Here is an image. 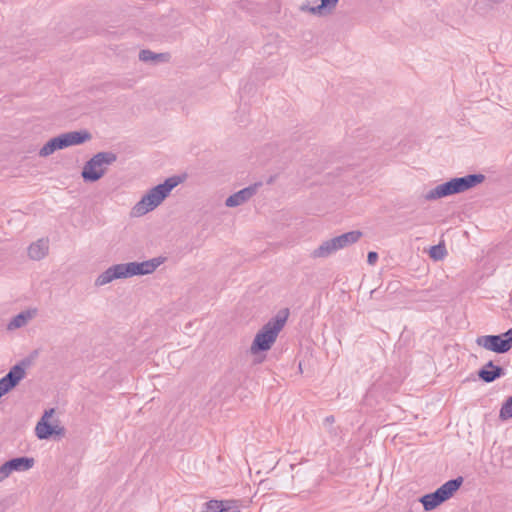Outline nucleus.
<instances>
[{
    "mask_svg": "<svg viewBox=\"0 0 512 512\" xmlns=\"http://www.w3.org/2000/svg\"><path fill=\"white\" fill-rule=\"evenodd\" d=\"M165 261L166 257L157 256L142 262L132 261L113 264L96 277L94 285L96 287H103L116 280H125L136 276L151 275Z\"/></svg>",
    "mask_w": 512,
    "mask_h": 512,
    "instance_id": "nucleus-1",
    "label": "nucleus"
},
{
    "mask_svg": "<svg viewBox=\"0 0 512 512\" xmlns=\"http://www.w3.org/2000/svg\"><path fill=\"white\" fill-rule=\"evenodd\" d=\"M287 318L288 311H282L257 330L248 348V354L254 364H261L266 360L267 354L277 342Z\"/></svg>",
    "mask_w": 512,
    "mask_h": 512,
    "instance_id": "nucleus-2",
    "label": "nucleus"
},
{
    "mask_svg": "<svg viewBox=\"0 0 512 512\" xmlns=\"http://www.w3.org/2000/svg\"><path fill=\"white\" fill-rule=\"evenodd\" d=\"M184 181V176L174 175L150 188L131 208V217L139 218L157 209L170 196L173 189Z\"/></svg>",
    "mask_w": 512,
    "mask_h": 512,
    "instance_id": "nucleus-3",
    "label": "nucleus"
},
{
    "mask_svg": "<svg viewBox=\"0 0 512 512\" xmlns=\"http://www.w3.org/2000/svg\"><path fill=\"white\" fill-rule=\"evenodd\" d=\"M483 181L484 175L482 174H469L463 177H455L429 189L423 194V199L427 202H432L461 194L473 189Z\"/></svg>",
    "mask_w": 512,
    "mask_h": 512,
    "instance_id": "nucleus-4",
    "label": "nucleus"
},
{
    "mask_svg": "<svg viewBox=\"0 0 512 512\" xmlns=\"http://www.w3.org/2000/svg\"><path fill=\"white\" fill-rule=\"evenodd\" d=\"M91 139L92 134L87 130H76L62 133L45 142L39 149L38 156L40 158H47L56 151L84 144Z\"/></svg>",
    "mask_w": 512,
    "mask_h": 512,
    "instance_id": "nucleus-5",
    "label": "nucleus"
},
{
    "mask_svg": "<svg viewBox=\"0 0 512 512\" xmlns=\"http://www.w3.org/2000/svg\"><path fill=\"white\" fill-rule=\"evenodd\" d=\"M363 237V232L360 230H352L335 237L322 241L311 252L313 259H326L354 244H356Z\"/></svg>",
    "mask_w": 512,
    "mask_h": 512,
    "instance_id": "nucleus-6",
    "label": "nucleus"
},
{
    "mask_svg": "<svg viewBox=\"0 0 512 512\" xmlns=\"http://www.w3.org/2000/svg\"><path fill=\"white\" fill-rule=\"evenodd\" d=\"M35 435L39 440L60 438L65 435V428L54 408L44 411L35 426Z\"/></svg>",
    "mask_w": 512,
    "mask_h": 512,
    "instance_id": "nucleus-7",
    "label": "nucleus"
},
{
    "mask_svg": "<svg viewBox=\"0 0 512 512\" xmlns=\"http://www.w3.org/2000/svg\"><path fill=\"white\" fill-rule=\"evenodd\" d=\"M463 479L458 477L441 485L435 492L422 496L419 501L425 511H432L449 500L459 490Z\"/></svg>",
    "mask_w": 512,
    "mask_h": 512,
    "instance_id": "nucleus-8",
    "label": "nucleus"
},
{
    "mask_svg": "<svg viewBox=\"0 0 512 512\" xmlns=\"http://www.w3.org/2000/svg\"><path fill=\"white\" fill-rule=\"evenodd\" d=\"M115 161L116 156L111 152L97 153L85 163L81 176L86 182H96L106 174L108 166Z\"/></svg>",
    "mask_w": 512,
    "mask_h": 512,
    "instance_id": "nucleus-9",
    "label": "nucleus"
},
{
    "mask_svg": "<svg viewBox=\"0 0 512 512\" xmlns=\"http://www.w3.org/2000/svg\"><path fill=\"white\" fill-rule=\"evenodd\" d=\"M475 343L487 351L505 353L512 348V328L500 335L478 336Z\"/></svg>",
    "mask_w": 512,
    "mask_h": 512,
    "instance_id": "nucleus-10",
    "label": "nucleus"
},
{
    "mask_svg": "<svg viewBox=\"0 0 512 512\" xmlns=\"http://www.w3.org/2000/svg\"><path fill=\"white\" fill-rule=\"evenodd\" d=\"M340 0H319L316 3L305 1L300 4L299 11L315 17H329L333 15L337 9Z\"/></svg>",
    "mask_w": 512,
    "mask_h": 512,
    "instance_id": "nucleus-11",
    "label": "nucleus"
},
{
    "mask_svg": "<svg viewBox=\"0 0 512 512\" xmlns=\"http://www.w3.org/2000/svg\"><path fill=\"white\" fill-rule=\"evenodd\" d=\"M25 377V366L22 364L14 365L9 372L0 379V399L17 387Z\"/></svg>",
    "mask_w": 512,
    "mask_h": 512,
    "instance_id": "nucleus-12",
    "label": "nucleus"
},
{
    "mask_svg": "<svg viewBox=\"0 0 512 512\" xmlns=\"http://www.w3.org/2000/svg\"><path fill=\"white\" fill-rule=\"evenodd\" d=\"M39 314V310L37 307H29L21 312H19L17 315L12 317L10 321L7 324V330L8 331H15L18 329H21L23 327H26L30 322H32Z\"/></svg>",
    "mask_w": 512,
    "mask_h": 512,
    "instance_id": "nucleus-13",
    "label": "nucleus"
},
{
    "mask_svg": "<svg viewBox=\"0 0 512 512\" xmlns=\"http://www.w3.org/2000/svg\"><path fill=\"white\" fill-rule=\"evenodd\" d=\"M50 241L47 237L33 241L27 247V256L32 261H41L49 255Z\"/></svg>",
    "mask_w": 512,
    "mask_h": 512,
    "instance_id": "nucleus-14",
    "label": "nucleus"
},
{
    "mask_svg": "<svg viewBox=\"0 0 512 512\" xmlns=\"http://www.w3.org/2000/svg\"><path fill=\"white\" fill-rule=\"evenodd\" d=\"M256 193V186L246 187L238 192L230 195L225 200L226 207L234 208L243 205L247 201H249L253 195Z\"/></svg>",
    "mask_w": 512,
    "mask_h": 512,
    "instance_id": "nucleus-15",
    "label": "nucleus"
},
{
    "mask_svg": "<svg viewBox=\"0 0 512 512\" xmlns=\"http://www.w3.org/2000/svg\"><path fill=\"white\" fill-rule=\"evenodd\" d=\"M138 58L141 62L157 65L161 63H168L171 56L167 52L156 53L149 49H142L138 53Z\"/></svg>",
    "mask_w": 512,
    "mask_h": 512,
    "instance_id": "nucleus-16",
    "label": "nucleus"
},
{
    "mask_svg": "<svg viewBox=\"0 0 512 512\" xmlns=\"http://www.w3.org/2000/svg\"><path fill=\"white\" fill-rule=\"evenodd\" d=\"M503 369L495 365L492 361L485 364L482 369L479 370L478 375L484 382H492L496 378L503 375Z\"/></svg>",
    "mask_w": 512,
    "mask_h": 512,
    "instance_id": "nucleus-17",
    "label": "nucleus"
},
{
    "mask_svg": "<svg viewBox=\"0 0 512 512\" xmlns=\"http://www.w3.org/2000/svg\"><path fill=\"white\" fill-rule=\"evenodd\" d=\"M12 472H24L30 470L34 464V458L30 457H17L8 461Z\"/></svg>",
    "mask_w": 512,
    "mask_h": 512,
    "instance_id": "nucleus-18",
    "label": "nucleus"
},
{
    "mask_svg": "<svg viewBox=\"0 0 512 512\" xmlns=\"http://www.w3.org/2000/svg\"><path fill=\"white\" fill-rule=\"evenodd\" d=\"M446 249L444 247V245L442 244H439V245H435L433 247H431L430 251H429V256L438 261V260H442L445 256H446Z\"/></svg>",
    "mask_w": 512,
    "mask_h": 512,
    "instance_id": "nucleus-19",
    "label": "nucleus"
},
{
    "mask_svg": "<svg viewBox=\"0 0 512 512\" xmlns=\"http://www.w3.org/2000/svg\"><path fill=\"white\" fill-rule=\"evenodd\" d=\"M512 417V396L509 397L506 402L502 405L500 410V418L507 420Z\"/></svg>",
    "mask_w": 512,
    "mask_h": 512,
    "instance_id": "nucleus-20",
    "label": "nucleus"
},
{
    "mask_svg": "<svg viewBox=\"0 0 512 512\" xmlns=\"http://www.w3.org/2000/svg\"><path fill=\"white\" fill-rule=\"evenodd\" d=\"M12 469L9 462H5L0 466V483L7 479L12 474Z\"/></svg>",
    "mask_w": 512,
    "mask_h": 512,
    "instance_id": "nucleus-21",
    "label": "nucleus"
},
{
    "mask_svg": "<svg viewBox=\"0 0 512 512\" xmlns=\"http://www.w3.org/2000/svg\"><path fill=\"white\" fill-rule=\"evenodd\" d=\"M378 261V254L376 252H369L367 255V262L369 265H375Z\"/></svg>",
    "mask_w": 512,
    "mask_h": 512,
    "instance_id": "nucleus-22",
    "label": "nucleus"
}]
</instances>
